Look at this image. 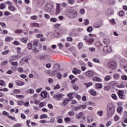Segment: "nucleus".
<instances>
[{"label":"nucleus","mask_w":127,"mask_h":127,"mask_svg":"<svg viewBox=\"0 0 127 127\" xmlns=\"http://www.w3.org/2000/svg\"><path fill=\"white\" fill-rule=\"evenodd\" d=\"M119 120H120V117H119L118 115H116L114 116V121H115L116 122H117V121H118Z\"/></svg>","instance_id":"obj_51"},{"label":"nucleus","mask_w":127,"mask_h":127,"mask_svg":"<svg viewBox=\"0 0 127 127\" xmlns=\"http://www.w3.org/2000/svg\"><path fill=\"white\" fill-rule=\"evenodd\" d=\"M68 115L70 116V117H73L75 115V112L73 111H70L68 112Z\"/></svg>","instance_id":"obj_36"},{"label":"nucleus","mask_w":127,"mask_h":127,"mask_svg":"<svg viewBox=\"0 0 127 127\" xmlns=\"http://www.w3.org/2000/svg\"><path fill=\"white\" fill-rule=\"evenodd\" d=\"M112 98H113V99H114V100H118V97H117V95L115 94H113L111 95Z\"/></svg>","instance_id":"obj_57"},{"label":"nucleus","mask_w":127,"mask_h":127,"mask_svg":"<svg viewBox=\"0 0 127 127\" xmlns=\"http://www.w3.org/2000/svg\"><path fill=\"white\" fill-rule=\"evenodd\" d=\"M21 41L23 43H27V39H25V38H21Z\"/></svg>","instance_id":"obj_47"},{"label":"nucleus","mask_w":127,"mask_h":127,"mask_svg":"<svg viewBox=\"0 0 127 127\" xmlns=\"http://www.w3.org/2000/svg\"><path fill=\"white\" fill-rule=\"evenodd\" d=\"M124 14H125V12H124V11H121L119 13V15L120 16H124Z\"/></svg>","instance_id":"obj_54"},{"label":"nucleus","mask_w":127,"mask_h":127,"mask_svg":"<svg viewBox=\"0 0 127 127\" xmlns=\"http://www.w3.org/2000/svg\"><path fill=\"white\" fill-rule=\"evenodd\" d=\"M46 57H47V56H42L40 57L41 60H45L46 59Z\"/></svg>","instance_id":"obj_55"},{"label":"nucleus","mask_w":127,"mask_h":127,"mask_svg":"<svg viewBox=\"0 0 127 127\" xmlns=\"http://www.w3.org/2000/svg\"><path fill=\"white\" fill-rule=\"evenodd\" d=\"M30 26L31 27H40V26L39 25V24L36 23H32L30 24Z\"/></svg>","instance_id":"obj_14"},{"label":"nucleus","mask_w":127,"mask_h":127,"mask_svg":"<svg viewBox=\"0 0 127 127\" xmlns=\"http://www.w3.org/2000/svg\"><path fill=\"white\" fill-rule=\"evenodd\" d=\"M56 10L57 13L60 12V4H57Z\"/></svg>","instance_id":"obj_33"},{"label":"nucleus","mask_w":127,"mask_h":127,"mask_svg":"<svg viewBox=\"0 0 127 127\" xmlns=\"http://www.w3.org/2000/svg\"><path fill=\"white\" fill-rule=\"evenodd\" d=\"M83 47V43L80 42L78 43V49H81V48Z\"/></svg>","instance_id":"obj_43"},{"label":"nucleus","mask_w":127,"mask_h":127,"mask_svg":"<svg viewBox=\"0 0 127 127\" xmlns=\"http://www.w3.org/2000/svg\"><path fill=\"white\" fill-rule=\"evenodd\" d=\"M8 62L7 61H5L1 63V66H2V67H4V66H6V64H8Z\"/></svg>","instance_id":"obj_35"},{"label":"nucleus","mask_w":127,"mask_h":127,"mask_svg":"<svg viewBox=\"0 0 127 127\" xmlns=\"http://www.w3.org/2000/svg\"><path fill=\"white\" fill-rule=\"evenodd\" d=\"M18 63H17V62H12L11 63V64L13 66H17Z\"/></svg>","instance_id":"obj_58"},{"label":"nucleus","mask_w":127,"mask_h":127,"mask_svg":"<svg viewBox=\"0 0 127 127\" xmlns=\"http://www.w3.org/2000/svg\"><path fill=\"white\" fill-rule=\"evenodd\" d=\"M91 122H93V118L91 116H88L87 117V122L88 123H91Z\"/></svg>","instance_id":"obj_34"},{"label":"nucleus","mask_w":127,"mask_h":127,"mask_svg":"<svg viewBox=\"0 0 127 127\" xmlns=\"http://www.w3.org/2000/svg\"><path fill=\"white\" fill-rule=\"evenodd\" d=\"M54 90H58L59 89H60V85L57 84L54 87Z\"/></svg>","instance_id":"obj_53"},{"label":"nucleus","mask_w":127,"mask_h":127,"mask_svg":"<svg viewBox=\"0 0 127 127\" xmlns=\"http://www.w3.org/2000/svg\"><path fill=\"white\" fill-rule=\"evenodd\" d=\"M16 50H17L16 52L17 54H20V52H21L20 51L21 50V49L19 47H17L16 48Z\"/></svg>","instance_id":"obj_61"},{"label":"nucleus","mask_w":127,"mask_h":127,"mask_svg":"<svg viewBox=\"0 0 127 127\" xmlns=\"http://www.w3.org/2000/svg\"><path fill=\"white\" fill-rule=\"evenodd\" d=\"M8 9H9L10 11H14V10H15V7L10 5L8 6Z\"/></svg>","instance_id":"obj_27"},{"label":"nucleus","mask_w":127,"mask_h":127,"mask_svg":"<svg viewBox=\"0 0 127 127\" xmlns=\"http://www.w3.org/2000/svg\"><path fill=\"white\" fill-rule=\"evenodd\" d=\"M0 25H1V26L2 27V28H5V27H6V25L5 24V23H4L3 22H0Z\"/></svg>","instance_id":"obj_48"},{"label":"nucleus","mask_w":127,"mask_h":127,"mask_svg":"<svg viewBox=\"0 0 127 127\" xmlns=\"http://www.w3.org/2000/svg\"><path fill=\"white\" fill-rule=\"evenodd\" d=\"M13 39L12 38L6 37L5 39V40H6V41H7L8 42H9V41L12 40Z\"/></svg>","instance_id":"obj_42"},{"label":"nucleus","mask_w":127,"mask_h":127,"mask_svg":"<svg viewBox=\"0 0 127 127\" xmlns=\"http://www.w3.org/2000/svg\"><path fill=\"white\" fill-rule=\"evenodd\" d=\"M8 119H10V120H12V121H14L15 122V121H16L15 120V118L12 116L8 115Z\"/></svg>","instance_id":"obj_41"},{"label":"nucleus","mask_w":127,"mask_h":127,"mask_svg":"<svg viewBox=\"0 0 127 127\" xmlns=\"http://www.w3.org/2000/svg\"><path fill=\"white\" fill-rule=\"evenodd\" d=\"M41 96L44 99H45V98H47V92L42 91L41 93Z\"/></svg>","instance_id":"obj_13"},{"label":"nucleus","mask_w":127,"mask_h":127,"mask_svg":"<svg viewBox=\"0 0 127 127\" xmlns=\"http://www.w3.org/2000/svg\"><path fill=\"white\" fill-rule=\"evenodd\" d=\"M112 79V76L110 75H106L105 77L104 78V80L106 81V82H108L110 81Z\"/></svg>","instance_id":"obj_21"},{"label":"nucleus","mask_w":127,"mask_h":127,"mask_svg":"<svg viewBox=\"0 0 127 127\" xmlns=\"http://www.w3.org/2000/svg\"><path fill=\"white\" fill-rule=\"evenodd\" d=\"M93 80L95 82H102V79H101V78L98 77H94L93 78Z\"/></svg>","instance_id":"obj_18"},{"label":"nucleus","mask_w":127,"mask_h":127,"mask_svg":"<svg viewBox=\"0 0 127 127\" xmlns=\"http://www.w3.org/2000/svg\"><path fill=\"white\" fill-rule=\"evenodd\" d=\"M108 67L111 69H116L117 68V63L114 61L109 62L108 64Z\"/></svg>","instance_id":"obj_4"},{"label":"nucleus","mask_w":127,"mask_h":127,"mask_svg":"<svg viewBox=\"0 0 127 127\" xmlns=\"http://www.w3.org/2000/svg\"><path fill=\"white\" fill-rule=\"evenodd\" d=\"M57 72V71L56 70H53V71H52L51 72V76H55L56 75V72Z\"/></svg>","instance_id":"obj_64"},{"label":"nucleus","mask_w":127,"mask_h":127,"mask_svg":"<svg viewBox=\"0 0 127 127\" xmlns=\"http://www.w3.org/2000/svg\"><path fill=\"white\" fill-rule=\"evenodd\" d=\"M108 3H109V4H111V5H114V4H115V3H116V0H108Z\"/></svg>","instance_id":"obj_22"},{"label":"nucleus","mask_w":127,"mask_h":127,"mask_svg":"<svg viewBox=\"0 0 127 127\" xmlns=\"http://www.w3.org/2000/svg\"><path fill=\"white\" fill-rule=\"evenodd\" d=\"M8 53H9V50H7L6 51L2 52L1 53V54L2 55H6V54H8Z\"/></svg>","instance_id":"obj_40"},{"label":"nucleus","mask_w":127,"mask_h":127,"mask_svg":"<svg viewBox=\"0 0 127 127\" xmlns=\"http://www.w3.org/2000/svg\"><path fill=\"white\" fill-rule=\"evenodd\" d=\"M116 108L113 104H109L107 107V116L108 117H112L115 114Z\"/></svg>","instance_id":"obj_2"},{"label":"nucleus","mask_w":127,"mask_h":127,"mask_svg":"<svg viewBox=\"0 0 127 127\" xmlns=\"http://www.w3.org/2000/svg\"><path fill=\"white\" fill-rule=\"evenodd\" d=\"M107 14L108 15H111L112 14H114V9L112 8H109L106 11Z\"/></svg>","instance_id":"obj_10"},{"label":"nucleus","mask_w":127,"mask_h":127,"mask_svg":"<svg viewBox=\"0 0 127 127\" xmlns=\"http://www.w3.org/2000/svg\"><path fill=\"white\" fill-rule=\"evenodd\" d=\"M94 39L93 38H89L87 41L86 43L88 45H92L93 44V43L94 42Z\"/></svg>","instance_id":"obj_12"},{"label":"nucleus","mask_w":127,"mask_h":127,"mask_svg":"<svg viewBox=\"0 0 127 127\" xmlns=\"http://www.w3.org/2000/svg\"><path fill=\"white\" fill-rule=\"evenodd\" d=\"M64 95L62 94H55L53 96V98L55 99V100H57V101H60L62 99H63V97H64Z\"/></svg>","instance_id":"obj_5"},{"label":"nucleus","mask_w":127,"mask_h":127,"mask_svg":"<svg viewBox=\"0 0 127 127\" xmlns=\"http://www.w3.org/2000/svg\"><path fill=\"white\" fill-rule=\"evenodd\" d=\"M33 45L32 44V43H29L27 44V48L29 50H31L33 48Z\"/></svg>","instance_id":"obj_20"},{"label":"nucleus","mask_w":127,"mask_h":127,"mask_svg":"<svg viewBox=\"0 0 127 127\" xmlns=\"http://www.w3.org/2000/svg\"><path fill=\"white\" fill-rule=\"evenodd\" d=\"M123 110H124L123 107H118L117 108V113L118 114H121V113H122L123 112Z\"/></svg>","instance_id":"obj_28"},{"label":"nucleus","mask_w":127,"mask_h":127,"mask_svg":"<svg viewBox=\"0 0 127 127\" xmlns=\"http://www.w3.org/2000/svg\"><path fill=\"white\" fill-rule=\"evenodd\" d=\"M24 63H25V62L24 61V58L22 59L19 62L20 65H24Z\"/></svg>","instance_id":"obj_44"},{"label":"nucleus","mask_w":127,"mask_h":127,"mask_svg":"<svg viewBox=\"0 0 127 127\" xmlns=\"http://www.w3.org/2000/svg\"><path fill=\"white\" fill-rule=\"evenodd\" d=\"M72 88L73 90H75V91H78V90H79V86L76 84L73 85Z\"/></svg>","instance_id":"obj_37"},{"label":"nucleus","mask_w":127,"mask_h":127,"mask_svg":"<svg viewBox=\"0 0 127 127\" xmlns=\"http://www.w3.org/2000/svg\"><path fill=\"white\" fill-rule=\"evenodd\" d=\"M78 110H80L79 105L74 107V111H78Z\"/></svg>","instance_id":"obj_62"},{"label":"nucleus","mask_w":127,"mask_h":127,"mask_svg":"<svg viewBox=\"0 0 127 127\" xmlns=\"http://www.w3.org/2000/svg\"><path fill=\"white\" fill-rule=\"evenodd\" d=\"M93 62H95V63H100V62H101L100 61V60H99L98 59H93Z\"/></svg>","instance_id":"obj_50"},{"label":"nucleus","mask_w":127,"mask_h":127,"mask_svg":"<svg viewBox=\"0 0 127 127\" xmlns=\"http://www.w3.org/2000/svg\"><path fill=\"white\" fill-rule=\"evenodd\" d=\"M72 73L77 75V74H80V73H81V70L76 68H74L73 70H72Z\"/></svg>","instance_id":"obj_15"},{"label":"nucleus","mask_w":127,"mask_h":127,"mask_svg":"<svg viewBox=\"0 0 127 127\" xmlns=\"http://www.w3.org/2000/svg\"><path fill=\"white\" fill-rule=\"evenodd\" d=\"M48 116L46 114H42L40 116V120H42L43 119H47Z\"/></svg>","instance_id":"obj_26"},{"label":"nucleus","mask_w":127,"mask_h":127,"mask_svg":"<svg viewBox=\"0 0 127 127\" xmlns=\"http://www.w3.org/2000/svg\"><path fill=\"white\" fill-rule=\"evenodd\" d=\"M32 49L34 53H38L39 52V50H38L35 47H33Z\"/></svg>","instance_id":"obj_30"},{"label":"nucleus","mask_w":127,"mask_h":127,"mask_svg":"<svg viewBox=\"0 0 127 127\" xmlns=\"http://www.w3.org/2000/svg\"><path fill=\"white\" fill-rule=\"evenodd\" d=\"M93 26L95 27V28H100V27L102 26V22H97L94 24H93Z\"/></svg>","instance_id":"obj_9"},{"label":"nucleus","mask_w":127,"mask_h":127,"mask_svg":"<svg viewBox=\"0 0 127 127\" xmlns=\"http://www.w3.org/2000/svg\"><path fill=\"white\" fill-rule=\"evenodd\" d=\"M103 51L105 54H110L112 52V47L111 46H106L104 47Z\"/></svg>","instance_id":"obj_3"},{"label":"nucleus","mask_w":127,"mask_h":127,"mask_svg":"<svg viewBox=\"0 0 127 127\" xmlns=\"http://www.w3.org/2000/svg\"><path fill=\"white\" fill-rule=\"evenodd\" d=\"M50 21H51V22H56L57 19L56 18H51Z\"/></svg>","instance_id":"obj_49"},{"label":"nucleus","mask_w":127,"mask_h":127,"mask_svg":"<svg viewBox=\"0 0 127 127\" xmlns=\"http://www.w3.org/2000/svg\"><path fill=\"white\" fill-rule=\"evenodd\" d=\"M32 43L34 47H37L38 46V40H34Z\"/></svg>","instance_id":"obj_16"},{"label":"nucleus","mask_w":127,"mask_h":127,"mask_svg":"<svg viewBox=\"0 0 127 127\" xmlns=\"http://www.w3.org/2000/svg\"><path fill=\"white\" fill-rule=\"evenodd\" d=\"M104 113V111L102 110H99V111L97 112V114L99 117H102L103 116V114Z\"/></svg>","instance_id":"obj_38"},{"label":"nucleus","mask_w":127,"mask_h":127,"mask_svg":"<svg viewBox=\"0 0 127 127\" xmlns=\"http://www.w3.org/2000/svg\"><path fill=\"white\" fill-rule=\"evenodd\" d=\"M21 56H19V55L13 56L10 58V60L11 61H15V60L17 59H19V58H21Z\"/></svg>","instance_id":"obj_8"},{"label":"nucleus","mask_w":127,"mask_h":127,"mask_svg":"<svg viewBox=\"0 0 127 127\" xmlns=\"http://www.w3.org/2000/svg\"><path fill=\"white\" fill-rule=\"evenodd\" d=\"M85 86L87 87V88H89L90 86H92L93 85V82H88L87 83H84Z\"/></svg>","instance_id":"obj_39"},{"label":"nucleus","mask_w":127,"mask_h":127,"mask_svg":"<svg viewBox=\"0 0 127 127\" xmlns=\"http://www.w3.org/2000/svg\"><path fill=\"white\" fill-rule=\"evenodd\" d=\"M28 93L29 94H34V90L32 89H29L28 90Z\"/></svg>","instance_id":"obj_46"},{"label":"nucleus","mask_w":127,"mask_h":127,"mask_svg":"<svg viewBox=\"0 0 127 127\" xmlns=\"http://www.w3.org/2000/svg\"><path fill=\"white\" fill-rule=\"evenodd\" d=\"M58 46H59L60 49H63V47H64V46L61 43H59Z\"/></svg>","instance_id":"obj_59"},{"label":"nucleus","mask_w":127,"mask_h":127,"mask_svg":"<svg viewBox=\"0 0 127 127\" xmlns=\"http://www.w3.org/2000/svg\"><path fill=\"white\" fill-rule=\"evenodd\" d=\"M96 86L97 89H102L103 88V84L101 83L96 84Z\"/></svg>","instance_id":"obj_31"},{"label":"nucleus","mask_w":127,"mask_h":127,"mask_svg":"<svg viewBox=\"0 0 127 127\" xmlns=\"http://www.w3.org/2000/svg\"><path fill=\"white\" fill-rule=\"evenodd\" d=\"M62 6H63L64 7H68V4H67L65 2H63L62 3Z\"/></svg>","instance_id":"obj_63"},{"label":"nucleus","mask_w":127,"mask_h":127,"mask_svg":"<svg viewBox=\"0 0 127 127\" xmlns=\"http://www.w3.org/2000/svg\"><path fill=\"white\" fill-rule=\"evenodd\" d=\"M121 78L122 79V80H125V81H127V75H124L121 76Z\"/></svg>","instance_id":"obj_60"},{"label":"nucleus","mask_w":127,"mask_h":127,"mask_svg":"<svg viewBox=\"0 0 127 127\" xmlns=\"http://www.w3.org/2000/svg\"><path fill=\"white\" fill-rule=\"evenodd\" d=\"M85 75L87 77H93V76H94V71L92 70H88L85 72Z\"/></svg>","instance_id":"obj_7"},{"label":"nucleus","mask_w":127,"mask_h":127,"mask_svg":"<svg viewBox=\"0 0 127 127\" xmlns=\"http://www.w3.org/2000/svg\"><path fill=\"white\" fill-rule=\"evenodd\" d=\"M57 78L59 79V80H61L62 78V74L60 72H58L57 73Z\"/></svg>","instance_id":"obj_25"},{"label":"nucleus","mask_w":127,"mask_h":127,"mask_svg":"<svg viewBox=\"0 0 127 127\" xmlns=\"http://www.w3.org/2000/svg\"><path fill=\"white\" fill-rule=\"evenodd\" d=\"M16 85H17V86H23V85H24L25 83L23 81L18 80L16 81Z\"/></svg>","instance_id":"obj_17"},{"label":"nucleus","mask_w":127,"mask_h":127,"mask_svg":"<svg viewBox=\"0 0 127 127\" xmlns=\"http://www.w3.org/2000/svg\"><path fill=\"white\" fill-rule=\"evenodd\" d=\"M65 15L68 18H75L77 17V11L74 9H67L65 11Z\"/></svg>","instance_id":"obj_1"},{"label":"nucleus","mask_w":127,"mask_h":127,"mask_svg":"<svg viewBox=\"0 0 127 127\" xmlns=\"http://www.w3.org/2000/svg\"><path fill=\"white\" fill-rule=\"evenodd\" d=\"M118 96L119 98L122 100H125V99H126V97L124 95V91H123V90H120L118 92Z\"/></svg>","instance_id":"obj_6"},{"label":"nucleus","mask_w":127,"mask_h":127,"mask_svg":"<svg viewBox=\"0 0 127 127\" xmlns=\"http://www.w3.org/2000/svg\"><path fill=\"white\" fill-rule=\"evenodd\" d=\"M103 42L104 44H105L106 45H108L111 43V40L109 38H106L103 39Z\"/></svg>","instance_id":"obj_11"},{"label":"nucleus","mask_w":127,"mask_h":127,"mask_svg":"<svg viewBox=\"0 0 127 127\" xmlns=\"http://www.w3.org/2000/svg\"><path fill=\"white\" fill-rule=\"evenodd\" d=\"M53 36L55 37H58V36H59V32L57 30L55 31L53 33Z\"/></svg>","instance_id":"obj_24"},{"label":"nucleus","mask_w":127,"mask_h":127,"mask_svg":"<svg viewBox=\"0 0 127 127\" xmlns=\"http://www.w3.org/2000/svg\"><path fill=\"white\" fill-rule=\"evenodd\" d=\"M13 93L14 94H19V93H20V90L19 89H15L13 91Z\"/></svg>","instance_id":"obj_56"},{"label":"nucleus","mask_w":127,"mask_h":127,"mask_svg":"<svg viewBox=\"0 0 127 127\" xmlns=\"http://www.w3.org/2000/svg\"><path fill=\"white\" fill-rule=\"evenodd\" d=\"M113 78L116 79V80H118V79H120V74L118 73L114 74Z\"/></svg>","instance_id":"obj_32"},{"label":"nucleus","mask_w":127,"mask_h":127,"mask_svg":"<svg viewBox=\"0 0 127 127\" xmlns=\"http://www.w3.org/2000/svg\"><path fill=\"white\" fill-rule=\"evenodd\" d=\"M79 107L80 110H85V109L87 108V105H86V103H85L84 105H80Z\"/></svg>","instance_id":"obj_29"},{"label":"nucleus","mask_w":127,"mask_h":127,"mask_svg":"<svg viewBox=\"0 0 127 127\" xmlns=\"http://www.w3.org/2000/svg\"><path fill=\"white\" fill-rule=\"evenodd\" d=\"M68 3H69V4H74L75 3V0H68Z\"/></svg>","instance_id":"obj_52"},{"label":"nucleus","mask_w":127,"mask_h":127,"mask_svg":"<svg viewBox=\"0 0 127 127\" xmlns=\"http://www.w3.org/2000/svg\"><path fill=\"white\" fill-rule=\"evenodd\" d=\"M68 103H69V100H65L63 103V106H64V107H65V106H66V105H67V104H68Z\"/></svg>","instance_id":"obj_45"},{"label":"nucleus","mask_w":127,"mask_h":127,"mask_svg":"<svg viewBox=\"0 0 127 127\" xmlns=\"http://www.w3.org/2000/svg\"><path fill=\"white\" fill-rule=\"evenodd\" d=\"M84 113L83 112H80L76 116V119H81L83 117Z\"/></svg>","instance_id":"obj_23"},{"label":"nucleus","mask_w":127,"mask_h":127,"mask_svg":"<svg viewBox=\"0 0 127 127\" xmlns=\"http://www.w3.org/2000/svg\"><path fill=\"white\" fill-rule=\"evenodd\" d=\"M88 92L89 94H90V95H92V96H96V95H97L96 91H94L93 89H90Z\"/></svg>","instance_id":"obj_19"}]
</instances>
